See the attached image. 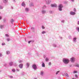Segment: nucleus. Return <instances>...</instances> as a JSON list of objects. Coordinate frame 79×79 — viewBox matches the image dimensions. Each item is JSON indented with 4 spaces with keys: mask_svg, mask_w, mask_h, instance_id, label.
<instances>
[{
    "mask_svg": "<svg viewBox=\"0 0 79 79\" xmlns=\"http://www.w3.org/2000/svg\"><path fill=\"white\" fill-rule=\"evenodd\" d=\"M63 62L65 63V64H68L69 62V60L68 59H63Z\"/></svg>",
    "mask_w": 79,
    "mask_h": 79,
    "instance_id": "f257e3e1",
    "label": "nucleus"
},
{
    "mask_svg": "<svg viewBox=\"0 0 79 79\" xmlns=\"http://www.w3.org/2000/svg\"><path fill=\"white\" fill-rule=\"evenodd\" d=\"M63 6L62 4H59V10L60 11H62L61 8L63 7Z\"/></svg>",
    "mask_w": 79,
    "mask_h": 79,
    "instance_id": "f03ea898",
    "label": "nucleus"
},
{
    "mask_svg": "<svg viewBox=\"0 0 79 79\" xmlns=\"http://www.w3.org/2000/svg\"><path fill=\"white\" fill-rule=\"evenodd\" d=\"M51 6L52 7H57V5L56 4H51Z\"/></svg>",
    "mask_w": 79,
    "mask_h": 79,
    "instance_id": "7ed1b4c3",
    "label": "nucleus"
},
{
    "mask_svg": "<svg viewBox=\"0 0 79 79\" xmlns=\"http://www.w3.org/2000/svg\"><path fill=\"white\" fill-rule=\"evenodd\" d=\"M70 13L71 15H76V12H74L71 11Z\"/></svg>",
    "mask_w": 79,
    "mask_h": 79,
    "instance_id": "20e7f679",
    "label": "nucleus"
},
{
    "mask_svg": "<svg viewBox=\"0 0 79 79\" xmlns=\"http://www.w3.org/2000/svg\"><path fill=\"white\" fill-rule=\"evenodd\" d=\"M75 60L74 58L72 57L70 59V61L71 62H74Z\"/></svg>",
    "mask_w": 79,
    "mask_h": 79,
    "instance_id": "39448f33",
    "label": "nucleus"
},
{
    "mask_svg": "<svg viewBox=\"0 0 79 79\" xmlns=\"http://www.w3.org/2000/svg\"><path fill=\"white\" fill-rule=\"evenodd\" d=\"M33 68L34 69H37V66L35 64H34L33 65Z\"/></svg>",
    "mask_w": 79,
    "mask_h": 79,
    "instance_id": "423d86ee",
    "label": "nucleus"
},
{
    "mask_svg": "<svg viewBox=\"0 0 79 79\" xmlns=\"http://www.w3.org/2000/svg\"><path fill=\"white\" fill-rule=\"evenodd\" d=\"M46 3L48 5H49V4L51 3V0L47 1Z\"/></svg>",
    "mask_w": 79,
    "mask_h": 79,
    "instance_id": "0eeeda50",
    "label": "nucleus"
},
{
    "mask_svg": "<svg viewBox=\"0 0 79 79\" xmlns=\"http://www.w3.org/2000/svg\"><path fill=\"white\" fill-rule=\"evenodd\" d=\"M23 64H21L19 65V67L21 69L23 68Z\"/></svg>",
    "mask_w": 79,
    "mask_h": 79,
    "instance_id": "6e6552de",
    "label": "nucleus"
},
{
    "mask_svg": "<svg viewBox=\"0 0 79 79\" xmlns=\"http://www.w3.org/2000/svg\"><path fill=\"white\" fill-rule=\"evenodd\" d=\"M25 5H26V4L24 3V2H23L22 4V6H25Z\"/></svg>",
    "mask_w": 79,
    "mask_h": 79,
    "instance_id": "1a4fd4ad",
    "label": "nucleus"
},
{
    "mask_svg": "<svg viewBox=\"0 0 79 79\" xmlns=\"http://www.w3.org/2000/svg\"><path fill=\"white\" fill-rule=\"evenodd\" d=\"M64 74L65 76H66V77H69V75H68V73H65Z\"/></svg>",
    "mask_w": 79,
    "mask_h": 79,
    "instance_id": "9d476101",
    "label": "nucleus"
},
{
    "mask_svg": "<svg viewBox=\"0 0 79 79\" xmlns=\"http://www.w3.org/2000/svg\"><path fill=\"white\" fill-rule=\"evenodd\" d=\"M8 2V0H4V3H7Z\"/></svg>",
    "mask_w": 79,
    "mask_h": 79,
    "instance_id": "9b49d317",
    "label": "nucleus"
},
{
    "mask_svg": "<svg viewBox=\"0 0 79 79\" xmlns=\"http://www.w3.org/2000/svg\"><path fill=\"white\" fill-rule=\"evenodd\" d=\"M42 33L43 34H45V33H46V32L44 31L42 32Z\"/></svg>",
    "mask_w": 79,
    "mask_h": 79,
    "instance_id": "f8f14e48",
    "label": "nucleus"
},
{
    "mask_svg": "<svg viewBox=\"0 0 79 79\" xmlns=\"http://www.w3.org/2000/svg\"><path fill=\"white\" fill-rule=\"evenodd\" d=\"M9 64L10 66H12L13 65V63L12 62H10Z\"/></svg>",
    "mask_w": 79,
    "mask_h": 79,
    "instance_id": "ddd939ff",
    "label": "nucleus"
},
{
    "mask_svg": "<svg viewBox=\"0 0 79 79\" xmlns=\"http://www.w3.org/2000/svg\"><path fill=\"white\" fill-rule=\"evenodd\" d=\"M6 53L8 55V54H9L10 53V51H7L6 52Z\"/></svg>",
    "mask_w": 79,
    "mask_h": 79,
    "instance_id": "4468645a",
    "label": "nucleus"
},
{
    "mask_svg": "<svg viewBox=\"0 0 79 79\" xmlns=\"http://www.w3.org/2000/svg\"><path fill=\"white\" fill-rule=\"evenodd\" d=\"M42 67H45V64L44 63H43L42 64Z\"/></svg>",
    "mask_w": 79,
    "mask_h": 79,
    "instance_id": "2eb2a0df",
    "label": "nucleus"
},
{
    "mask_svg": "<svg viewBox=\"0 0 79 79\" xmlns=\"http://www.w3.org/2000/svg\"><path fill=\"white\" fill-rule=\"evenodd\" d=\"M73 41L75 42H76V38H75L73 39Z\"/></svg>",
    "mask_w": 79,
    "mask_h": 79,
    "instance_id": "dca6fc26",
    "label": "nucleus"
},
{
    "mask_svg": "<svg viewBox=\"0 0 79 79\" xmlns=\"http://www.w3.org/2000/svg\"><path fill=\"white\" fill-rule=\"evenodd\" d=\"M14 21V20H13V19H10V22H13Z\"/></svg>",
    "mask_w": 79,
    "mask_h": 79,
    "instance_id": "f3484780",
    "label": "nucleus"
},
{
    "mask_svg": "<svg viewBox=\"0 0 79 79\" xmlns=\"http://www.w3.org/2000/svg\"><path fill=\"white\" fill-rule=\"evenodd\" d=\"M27 67H29V63H27Z\"/></svg>",
    "mask_w": 79,
    "mask_h": 79,
    "instance_id": "a211bd4d",
    "label": "nucleus"
},
{
    "mask_svg": "<svg viewBox=\"0 0 79 79\" xmlns=\"http://www.w3.org/2000/svg\"><path fill=\"white\" fill-rule=\"evenodd\" d=\"M43 74H44V72L43 71H41V75H43Z\"/></svg>",
    "mask_w": 79,
    "mask_h": 79,
    "instance_id": "6ab92c4d",
    "label": "nucleus"
},
{
    "mask_svg": "<svg viewBox=\"0 0 79 79\" xmlns=\"http://www.w3.org/2000/svg\"><path fill=\"white\" fill-rule=\"evenodd\" d=\"M45 60L46 61H48V58H46Z\"/></svg>",
    "mask_w": 79,
    "mask_h": 79,
    "instance_id": "aec40b11",
    "label": "nucleus"
},
{
    "mask_svg": "<svg viewBox=\"0 0 79 79\" xmlns=\"http://www.w3.org/2000/svg\"><path fill=\"white\" fill-rule=\"evenodd\" d=\"M74 74L75 73H77V71H74L73 72Z\"/></svg>",
    "mask_w": 79,
    "mask_h": 79,
    "instance_id": "412c9836",
    "label": "nucleus"
},
{
    "mask_svg": "<svg viewBox=\"0 0 79 79\" xmlns=\"http://www.w3.org/2000/svg\"><path fill=\"white\" fill-rule=\"evenodd\" d=\"M3 7L2 6H0V9H3Z\"/></svg>",
    "mask_w": 79,
    "mask_h": 79,
    "instance_id": "4be33fe9",
    "label": "nucleus"
},
{
    "mask_svg": "<svg viewBox=\"0 0 79 79\" xmlns=\"http://www.w3.org/2000/svg\"><path fill=\"white\" fill-rule=\"evenodd\" d=\"M25 10L26 11H27L29 10V9H28V8H26Z\"/></svg>",
    "mask_w": 79,
    "mask_h": 79,
    "instance_id": "5701e85b",
    "label": "nucleus"
},
{
    "mask_svg": "<svg viewBox=\"0 0 79 79\" xmlns=\"http://www.w3.org/2000/svg\"><path fill=\"white\" fill-rule=\"evenodd\" d=\"M5 36H6V37H9V35L7 34H6Z\"/></svg>",
    "mask_w": 79,
    "mask_h": 79,
    "instance_id": "b1692460",
    "label": "nucleus"
},
{
    "mask_svg": "<svg viewBox=\"0 0 79 79\" xmlns=\"http://www.w3.org/2000/svg\"><path fill=\"white\" fill-rule=\"evenodd\" d=\"M58 73H60V71H58L56 73V74H58Z\"/></svg>",
    "mask_w": 79,
    "mask_h": 79,
    "instance_id": "393cba45",
    "label": "nucleus"
},
{
    "mask_svg": "<svg viewBox=\"0 0 79 79\" xmlns=\"http://www.w3.org/2000/svg\"><path fill=\"white\" fill-rule=\"evenodd\" d=\"M45 11H44V10H43L42 11V13H45Z\"/></svg>",
    "mask_w": 79,
    "mask_h": 79,
    "instance_id": "a878e982",
    "label": "nucleus"
},
{
    "mask_svg": "<svg viewBox=\"0 0 79 79\" xmlns=\"http://www.w3.org/2000/svg\"><path fill=\"white\" fill-rule=\"evenodd\" d=\"M2 45H5V43H3L2 44Z\"/></svg>",
    "mask_w": 79,
    "mask_h": 79,
    "instance_id": "bb28decb",
    "label": "nucleus"
},
{
    "mask_svg": "<svg viewBox=\"0 0 79 79\" xmlns=\"http://www.w3.org/2000/svg\"><path fill=\"white\" fill-rule=\"evenodd\" d=\"M12 71H13V72H15V69H13L12 70Z\"/></svg>",
    "mask_w": 79,
    "mask_h": 79,
    "instance_id": "cd10ccee",
    "label": "nucleus"
},
{
    "mask_svg": "<svg viewBox=\"0 0 79 79\" xmlns=\"http://www.w3.org/2000/svg\"><path fill=\"white\" fill-rule=\"evenodd\" d=\"M75 77H76L77 78V75H75Z\"/></svg>",
    "mask_w": 79,
    "mask_h": 79,
    "instance_id": "c85d7f7f",
    "label": "nucleus"
},
{
    "mask_svg": "<svg viewBox=\"0 0 79 79\" xmlns=\"http://www.w3.org/2000/svg\"><path fill=\"white\" fill-rule=\"evenodd\" d=\"M74 11H75V12L76 11V8H74Z\"/></svg>",
    "mask_w": 79,
    "mask_h": 79,
    "instance_id": "c756f323",
    "label": "nucleus"
},
{
    "mask_svg": "<svg viewBox=\"0 0 79 79\" xmlns=\"http://www.w3.org/2000/svg\"><path fill=\"white\" fill-rule=\"evenodd\" d=\"M42 29H45V27H44L43 26H42Z\"/></svg>",
    "mask_w": 79,
    "mask_h": 79,
    "instance_id": "7c9ffc66",
    "label": "nucleus"
},
{
    "mask_svg": "<svg viewBox=\"0 0 79 79\" xmlns=\"http://www.w3.org/2000/svg\"><path fill=\"white\" fill-rule=\"evenodd\" d=\"M32 42V41H28V44H30V43L31 42Z\"/></svg>",
    "mask_w": 79,
    "mask_h": 79,
    "instance_id": "2f4dec72",
    "label": "nucleus"
},
{
    "mask_svg": "<svg viewBox=\"0 0 79 79\" xmlns=\"http://www.w3.org/2000/svg\"><path fill=\"white\" fill-rule=\"evenodd\" d=\"M48 65H51V62H49L48 63Z\"/></svg>",
    "mask_w": 79,
    "mask_h": 79,
    "instance_id": "473e14b6",
    "label": "nucleus"
},
{
    "mask_svg": "<svg viewBox=\"0 0 79 79\" xmlns=\"http://www.w3.org/2000/svg\"><path fill=\"white\" fill-rule=\"evenodd\" d=\"M76 66H77V67H78V68H79V65L77 64L76 65Z\"/></svg>",
    "mask_w": 79,
    "mask_h": 79,
    "instance_id": "72a5a7b5",
    "label": "nucleus"
},
{
    "mask_svg": "<svg viewBox=\"0 0 79 79\" xmlns=\"http://www.w3.org/2000/svg\"><path fill=\"white\" fill-rule=\"evenodd\" d=\"M10 78H13V76H10Z\"/></svg>",
    "mask_w": 79,
    "mask_h": 79,
    "instance_id": "f704fd0d",
    "label": "nucleus"
},
{
    "mask_svg": "<svg viewBox=\"0 0 79 79\" xmlns=\"http://www.w3.org/2000/svg\"><path fill=\"white\" fill-rule=\"evenodd\" d=\"M7 41H10V39H7Z\"/></svg>",
    "mask_w": 79,
    "mask_h": 79,
    "instance_id": "c9c22d12",
    "label": "nucleus"
},
{
    "mask_svg": "<svg viewBox=\"0 0 79 79\" xmlns=\"http://www.w3.org/2000/svg\"><path fill=\"white\" fill-rule=\"evenodd\" d=\"M50 13H52V12L51 11H50Z\"/></svg>",
    "mask_w": 79,
    "mask_h": 79,
    "instance_id": "e433bc0d",
    "label": "nucleus"
},
{
    "mask_svg": "<svg viewBox=\"0 0 79 79\" xmlns=\"http://www.w3.org/2000/svg\"><path fill=\"white\" fill-rule=\"evenodd\" d=\"M2 19V17L0 16V19Z\"/></svg>",
    "mask_w": 79,
    "mask_h": 79,
    "instance_id": "4c0bfd02",
    "label": "nucleus"
},
{
    "mask_svg": "<svg viewBox=\"0 0 79 79\" xmlns=\"http://www.w3.org/2000/svg\"><path fill=\"white\" fill-rule=\"evenodd\" d=\"M2 27H3V26L1 25V28H2Z\"/></svg>",
    "mask_w": 79,
    "mask_h": 79,
    "instance_id": "58836bf2",
    "label": "nucleus"
},
{
    "mask_svg": "<svg viewBox=\"0 0 79 79\" xmlns=\"http://www.w3.org/2000/svg\"><path fill=\"white\" fill-rule=\"evenodd\" d=\"M77 24H79V21H78V23H77Z\"/></svg>",
    "mask_w": 79,
    "mask_h": 79,
    "instance_id": "ea45409f",
    "label": "nucleus"
},
{
    "mask_svg": "<svg viewBox=\"0 0 79 79\" xmlns=\"http://www.w3.org/2000/svg\"><path fill=\"white\" fill-rule=\"evenodd\" d=\"M22 62V61L20 60V61H19V63H21Z\"/></svg>",
    "mask_w": 79,
    "mask_h": 79,
    "instance_id": "a19ab883",
    "label": "nucleus"
},
{
    "mask_svg": "<svg viewBox=\"0 0 79 79\" xmlns=\"http://www.w3.org/2000/svg\"><path fill=\"white\" fill-rule=\"evenodd\" d=\"M2 54H0V56H2Z\"/></svg>",
    "mask_w": 79,
    "mask_h": 79,
    "instance_id": "79ce46f5",
    "label": "nucleus"
},
{
    "mask_svg": "<svg viewBox=\"0 0 79 79\" xmlns=\"http://www.w3.org/2000/svg\"><path fill=\"white\" fill-rule=\"evenodd\" d=\"M31 29H34V28L33 27H32Z\"/></svg>",
    "mask_w": 79,
    "mask_h": 79,
    "instance_id": "37998d69",
    "label": "nucleus"
},
{
    "mask_svg": "<svg viewBox=\"0 0 79 79\" xmlns=\"http://www.w3.org/2000/svg\"><path fill=\"white\" fill-rule=\"evenodd\" d=\"M73 79H76V78H73Z\"/></svg>",
    "mask_w": 79,
    "mask_h": 79,
    "instance_id": "c03bdc74",
    "label": "nucleus"
},
{
    "mask_svg": "<svg viewBox=\"0 0 79 79\" xmlns=\"http://www.w3.org/2000/svg\"><path fill=\"white\" fill-rule=\"evenodd\" d=\"M72 2H74V0H72Z\"/></svg>",
    "mask_w": 79,
    "mask_h": 79,
    "instance_id": "a18cd8bd",
    "label": "nucleus"
},
{
    "mask_svg": "<svg viewBox=\"0 0 79 79\" xmlns=\"http://www.w3.org/2000/svg\"><path fill=\"white\" fill-rule=\"evenodd\" d=\"M18 71H19V70H18Z\"/></svg>",
    "mask_w": 79,
    "mask_h": 79,
    "instance_id": "49530a36",
    "label": "nucleus"
}]
</instances>
